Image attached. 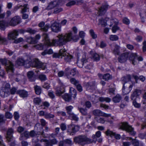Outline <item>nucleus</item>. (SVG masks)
I'll use <instances>...</instances> for the list:
<instances>
[{"mask_svg": "<svg viewBox=\"0 0 146 146\" xmlns=\"http://www.w3.org/2000/svg\"><path fill=\"white\" fill-rule=\"evenodd\" d=\"M133 86L132 85H131L129 86L128 89L125 88L123 84L122 89V91L123 94L125 95L129 93L131 90Z\"/></svg>", "mask_w": 146, "mask_h": 146, "instance_id": "nucleus-28", "label": "nucleus"}, {"mask_svg": "<svg viewBox=\"0 0 146 146\" xmlns=\"http://www.w3.org/2000/svg\"><path fill=\"white\" fill-rule=\"evenodd\" d=\"M0 62L3 64L5 66L6 70L9 73V76L13 75L14 69L12 63L9 60L5 59H0Z\"/></svg>", "mask_w": 146, "mask_h": 146, "instance_id": "nucleus-4", "label": "nucleus"}, {"mask_svg": "<svg viewBox=\"0 0 146 146\" xmlns=\"http://www.w3.org/2000/svg\"><path fill=\"white\" fill-rule=\"evenodd\" d=\"M60 52L62 54V58H63L65 61L70 62L72 58V56L70 55L66 52L65 49H62L60 50Z\"/></svg>", "mask_w": 146, "mask_h": 146, "instance_id": "nucleus-8", "label": "nucleus"}, {"mask_svg": "<svg viewBox=\"0 0 146 146\" xmlns=\"http://www.w3.org/2000/svg\"><path fill=\"white\" fill-rule=\"evenodd\" d=\"M70 95L75 99L77 94L76 90L74 88H71L70 89Z\"/></svg>", "mask_w": 146, "mask_h": 146, "instance_id": "nucleus-30", "label": "nucleus"}, {"mask_svg": "<svg viewBox=\"0 0 146 146\" xmlns=\"http://www.w3.org/2000/svg\"><path fill=\"white\" fill-rule=\"evenodd\" d=\"M70 81L71 83L75 86H76L79 83V82L78 81L76 80L74 78H71Z\"/></svg>", "mask_w": 146, "mask_h": 146, "instance_id": "nucleus-49", "label": "nucleus"}, {"mask_svg": "<svg viewBox=\"0 0 146 146\" xmlns=\"http://www.w3.org/2000/svg\"><path fill=\"white\" fill-rule=\"evenodd\" d=\"M62 11V9L60 8H56L54 10V13H57Z\"/></svg>", "mask_w": 146, "mask_h": 146, "instance_id": "nucleus-61", "label": "nucleus"}, {"mask_svg": "<svg viewBox=\"0 0 146 146\" xmlns=\"http://www.w3.org/2000/svg\"><path fill=\"white\" fill-rule=\"evenodd\" d=\"M27 41L30 44H35L37 42V41L35 38H32L31 37H27Z\"/></svg>", "mask_w": 146, "mask_h": 146, "instance_id": "nucleus-34", "label": "nucleus"}, {"mask_svg": "<svg viewBox=\"0 0 146 146\" xmlns=\"http://www.w3.org/2000/svg\"><path fill=\"white\" fill-rule=\"evenodd\" d=\"M69 117L72 119L77 121L78 120V118L77 116L76 115L74 114L73 113L69 115Z\"/></svg>", "mask_w": 146, "mask_h": 146, "instance_id": "nucleus-47", "label": "nucleus"}, {"mask_svg": "<svg viewBox=\"0 0 146 146\" xmlns=\"http://www.w3.org/2000/svg\"><path fill=\"white\" fill-rule=\"evenodd\" d=\"M21 7H23V8L21 10V13H24L27 12L29 9V6L28 4H25L23 6L20 5L19 6H17L15 8V9L16 10L19 9Z\"/></svg>", "mask_w": 146, "mask_h": 146, "instance_id": "nucleus-19", "label": "nucleus"}, {"mask_svg": "<svg viewBox=\"0 0 146 146\" xmlns=\"http://www.w3.org/2000/svg\"><path fill=\"white\" fill-rule=\"evenodd\" d=\"M6 23L4 21H0V28L2 30H4L7 25Z\"/></svg>", "mask_w": 146, "mask_h": 146, "instance_id": "nucleus-46", "label": "nucleus"}, {"mask_svg": "<svg viewBox=\"0 0 146 146\" xmlns=\"http://www.w3.org/2000/svg\"><path fill=\"white\" fill-rule=\"evenodd\" d=\"M25 61L22 58H19L16 62V64L19 66H22L24 65Z\"/></svg>", "mask_w": 146, "mask_h": 146, "instance_id": "nucleus-31", "label": "nucleus"}, {"mask_svg": "<svg viewBox=\"0 0 146 146\" xmlns=\"http://www.w3.org/2000/svg\"><path fill=\"white\" fill-rule=\"evenodd\" d=\"M13 115L11 113L7 112L5 113V117L7 119H11L13 117Z\"/></svg>", "mask_w": 146, "mask_h": 146, "instance_id": "nucleus-52", "label": "nucleus"}, {"mask_svg": "<svg viewBox=\"0 0 146 146\" xmlns=\"http://www.w3.org/2000/svg\"><path fill=\"white\" fill-rule=\"evenodd\" d=\"M84 86L90 92H93L95 89V83L93 82L89 83H85L84 84Z\"/></svg>", "mask_w": 146, "mask_h": 146, "instance_id": "nucleus-10", "label": "nucleus"}, {"mask_svg": "<svg viewBox=\"0 0 146 146\" xmlns=\"http://www.w3.org/2000/svg\"><path fill=\"white\" fill-rule=\"evenodd\" d=\"M65 108L68 114L69 115L73 113L72 112V110L73 108V107L72 106H66Z\"/></svg>", "mask_w": 146, "mask_h": 146, "instance_id": "nucleus-35", "label": "nucleus"}, {"mask_svg": "<svg viewBox=\"0 0 146 146\" xmlns=\"http://www.w3.org/2000/svg\"><path fill=\"white\" fill-rule=\"evenodd\" d=\"M92 58L94 60L98 61L100 59V57L98 54L95 53L92 55Z\"/></svg>", "mask_w": 146, "mask_h": 146, "instance_id": "nucleus-45", "label": "nucleus"}, {"mask_svg": "<svg viewBox=\"0 0 146 146\" xmlns=\"http://www.w3.org/2000/svg\"><path fill=\"white\" fill-rule=\"evenodd\" d=\"M64 143L65 144H67L69 145H71L72 144V141L69 139H66L64 140Z\"/></svg>", "mask_w": 146, "mask_h": 146, "instance_id": "nucleus-59", "label": "nucleus"}, {"mask_svg": "<svg viewBox=\"0 0 146 146\" xmlns=\"http://www.w3.org/2000/svg\"><path fill=\"white\" fill-rule=\"evenodd\" d=\"M34 88L35 93L39 95L41 93V88L40 86H35L34 87Z\"/></svg>", "mask_w": 146, "mask_h": 146, "instance_id": "nucleus-38", "label": "nucleus"}, {"mask_svg": "<svg viewBox=\"0 0 146 146\" xmlns=\"http://www.w3.org/2000/svg\"><path fill=\"white\" fill-rule=\"evenodd\" d=\"M42 36L45 44L50 46H62L73 39L71 32L58 35L56 37L57 38L53 40L52 42L50 41L46 33L43 34Z\"/></svg>", "mask_w": 146, "mask_h": 146, "instance_id": "nucleus-1", "label": "nucleus"}, {"mask_svg": "<svg viewBox=\"0 0 146 146\" xmlns=\"http://www.w3.org/2000/svg\"><path fill=\"white\" fill-rule=\"evenodd\" d=\"M90 34L93 39H95L97 37V35L94 33V30L92 29H91L89 31Z\"/></svg>", "mask_w": 146, "mask_h": 146, "instance_id": "nucleus-48", "label": "nucleus"}, {"mask_svg": "<svg viewBox=\"0 0 146 146\" xmlns=\"http://www.w3.org/2000/svg\"><path fill=\"white\" fill-rule=\"evenodd\" d=\"M35 66L37 68H41L42 70H45L46 68V65L45 63H42L39 61H36L35 63Z\"/></svg>", "mask_w": 146, "mask_h": 146, "instance_id": "nucleus-24", "label": "nucleus"}, {"mask_svg": "<svg viewBox=\"0 0 146 146\" xmlns=\"http://www.w3.org/2000/svg\"><path fill=\"white\" fill-rule=\"evenodd\" d=\"M107 135L110 136L112 137H114L116 139H120V136L119 134H116L115 133L108 129L106 132Z\"/></svg>", "mask_w": 146, "mask_h": 146, "instance_id": "nucleus-21", "label": "nucleus"}, {"mask_svg": "<svg viewBox=\"0 0 146 146\" xmlns=\"http://www.w3.org/2000/svg\"><path fill=\"white\" fill-rule=\"evenodd\" d=\"M58 5H61V4H60L59 3V1L58 0H55L51 2L49 4L47 8L48 9H50Z\"/></svg>", "mask_w": 146, "mask_h": 146, "instance_id": "nucleus-17", "label": "nucleus"}, {"mask_svg": "<svg viewBox=\"0 0 146 146\" xmlns=\"http://www.w3.org/2000/svg\"><path fill=\"white\" fill-rule=\"evenodd\" d=\"M119 47L117 45H115L114 48L113 50V52L114 54L118 55L119 53Z\"/></svg>", "mask_w": 146, "mask_h": 146, "instance_id": "nucleus-37", "label": "nucleus"}, {"mask_svg": "<svg viewBox=\"0 0 146 146\" xmlns=\"http://www.w3.org/2000/svg\"><path fill=\"white\" fill-rule=\"evenodd\" d=\"M13 132V130L12 129H9L7 131V135L6 138L8 142H11L10 144V146H15V144L14 141H13V139L12 134Z\"/></svg>", "mask_w": 146, "mask_h": 146, "instance_id": "nucleus-7", "label": "nucleus"}, {"mask_svg": "<svg viewBox=\"0 0 146 146\" xmlns=\"http://www.w3.org/2000/svg\"><path fill=\"white\" fill-rule=\"evenodd\" d=\"M68 131L70 133H71L70 134L72 135L73 134L72 133H75L78 131L79 129V127L78 125H75L73 124L69 125L68 126Z\"/></svg>", "mask_w": 146, "mask_h": 146, "instance_id": "nucleus-12", "label": "nucleus"}, {"mask_svg": "<svg viewBox=\"0 0 146 146\" xmlns=\"http://www.w3.org/2000/svg\"><path fill=\"white\" fill-rule=\"evenodd\" d=\"M108 7V5L107 4L101 7L98 11L99 15H102L104 14Z\"/></svg>", "mask_w": 146, "mask_h": 146, "instance_id": "nucleus-26", "label": "nucleus"}, {"mask_svg": "<svg viewBox=\"0 0 146 146\" xmlns=\"http://www.w3.org/2000/svg\"><path fill=\"white\" fill-rule=\"evenodd\" d=\"M131 78L130 76L129 75L127 76L126 77H123L121 78V80L123 83H125L127 82L130 80Z\"/></svg>", "mask_w": 146, "mask_h": 146, "instance_id": "nucleus-42", "label": "nucleus"}, {"mask_svg": "<svg viewBox=\"0 0 146 146\" xmlns=\"http://www.w3.org/2000/svg\"><path fill=\"white\" fill-rule=\"evenodd\" d=\"M14 116L15 119L16 120H18L19 117V113L17 112H15L14 114Z\"/></svg>", "mask_w": 146, "mask_h": 146, "instance_id": "nucleus-62", "label": "nucleus"}, {"mask_svg": "<svg viewBox=\"0 0 146 146\" xmlns=\"http://www.w3.org/2000/svg\"><path fill=\"white\" fill-rule=\"evenodd\" d=\"M123 23L126 25H128L130 23V21L129 19L126 17L123 18Z\"/></svg>", "mask_w": 146, "mask_h": 146, "instance_id": "nucleus-60", "label": "nucleus"}, {"mask_svg": "<svg viewBox=\"0 0 146 146\" xmlns=\"http://www.w3.org/2000/svg\"><path fill=\"white\" fill-rule=\"evenodd\" d=\"M92 138L93 140L88 138L86 136L81 135L75 138L74 141L80 144H84L92 143H95L97 141V139L95 135H92Z\"/></svg>", "mask_w": 146, "mask_h": 146, "instance_id": "nucleus-2", "label": "nucleus"}, {"mask_svg": "<svg viewBox=\"0 0 146 146\" xmlns=\"http://www.w3.org/2000/svg\"><path fill=\"white\" fill-rule=\"evenodd\" d=\"M53 53V51L51 49L45 50L44 52L42 53V55H45L46 54H50Z\"/></svg>", "mask_w": 146, "mask_h": 146, "instance_id": "nucleus-43", "label": "nucleus"}, {"mask_svg": "<svg viewBox=\"0 0 146 146\" xmlns=\"http://www.w3.org/2000/svg\"><path fill=\"white\" fill-rule=\"evenodd\" d=\"M129 60L132 64L135 65L138 63V61H143V58L141 56L138 57L136 53H132L130 55Z\"/></svg>", "mask_w": 146, "mask_h": 146, "instance_id": "nucleus-6", "label": "nucleus"}, {"mask_svg": "<svg viewBox=\"0 0 146 146\" xmlns=\"http://www.w3.org/2000/svg\"><path fill=\"white\" fill-rule=\"evenodd\" d=\"M93 113L94 115L95 116H102L106 117H110L111 116V114L105 113L98 109L94 110Z\"/></svg>", "mask_w": 146, "mask_h": 146, "instance_id": "nucleus-11", "label": "nucleus"}, {"mask_svg": "<svg viewBox=\"0 0 146 146\" xmlns=\"http://www.w3.org/2000/svg\"><path fill=\"white\" fill-rule=\"evenodd\" d=\"M2 86L0 91V95L3 97H7L10 95V85L6 82H2Z\"/></svg>", "mask_w": 146, "mask_h": 146, "instance_id": "nucleus-3", "label": "nucleus"}, {"mask_svg": "<svg viewBox=\"0 0 146 146\" xmlns=\"http://www.w3.org/2000/svg\"><path fill=\"white\" fill-rule=\"evenodd\" d=\"M51 28L52 31L55 33H58L60 31L61 28L59 26L58 24L55 22L51 26Z\"/></svg>", "mask_w": 146, "mask_h": 146, "instance_id": "nucleus-15", "label": "nucleus"}, {"mask_svg": "<svg viewBox=\"0 0 146 146\" xmlns=\"http://www.w3.org/2000/svg\"><path fill=\"white\" fill-rule=\"evenodd\" d=\"M133 105L136 108H139L141 106V104L138 103L135 100L133 102Z\"/></svg>", "mask_w": 146, "mask_h": 146, "instance_id": "nucleus-53", "label": "nucleus"}, {"mask_svg": "<svg viewBox=\"0 0 146 146\" xmlns=\"http://www.w3.org/2000/svg\"><path fill=\"white\" fill-rule=\"evenodd\" d=\"M121 98V96L119 94H117L113 98V100L115 103H117L120 101Z\"/></svg>", "mask_w": 146, "mask_h": 146, "instance_id": "nucleus-32", "label": "nucleus"}, {"mask_svg": "<svg viewBox=\"0 0 146 146\" xmlns=\"http://www.w3.org/2000/svg\"><path fill=\"white\" fill-rule=\"evenodd\" d=\"M44 23L42 22L39 23L38 26L39 27L41 28L40 29L41 30L46 32L48 31V29L49 27V25L48 24H47L44 26Z\"/></svg>", "mask_w": 146, "mask_h": 146, "instance_id": "nucleus-22", "label": "nucleus"}, {"mask_svg": "<svg viewBox=\"0 0 146 146\" xmlns=\"http://www.w3.org/2000/svg\"><path fill=\"white\" fill-rule=\"evenodd\" d=\"M39 79L42 81H44L47 79L46 76L44 74H41L39 75Z\"/></svg>", "mask_w": 146, "mask_h": 146, "instance_id": "nucleus-57", "label": "nucleus"}, {"mask_svg": "<svg viewBox=\"0 0 146 146\" xmlns=\"http://www.w3.org/2000/svg\"><path fill=\"white\" fill-rule=\"evenodd\" d=\"M41 142H44L45 146H52L53 145L56 144L58 141L55 138L47 140L45 139H42L40 140Z\"/></svg>", "mask_w": 146, "mask_h": 146, "instance_id": "nucleus-9", "label": "nucleus"}, {"mask_svg": "<svg viewBox=\"0 0 146 146\" xmlns=\"http://www.w3.org/2000/svg\"><path fill=\"white\" fill-rule=\"evenodd\" d=\"M34 102L37 104H39L41 102L40 99L38 98H34L33 100Z\"/></svg>", "mask_w": 146, "mask_h": 146, "instance_id": "nucleus-55", "label": "nucleus"}, {"mask_svg": "<svg viewBox=\"0 0 146 146\" xmlns=\"http://www.w3.org/2000/svg\"><path fill=\"white\" fill-rule=\"evenodd\" d=\"M97 121L98 122L102 124L104 123L105 121L104 119L102 118H99V119H97Z\"/></svg>", "mask_w": 146, "mask_h": 146, "instance_id": "nucleus-64", "label": "nucleus"}, {"mask_svg": "<svg viewBox=\"0 0 146 146\" xmlns=\"http://www.w3.org/2000/svg\"><path fill=\"white\" fill-rule=\"evenodd\" d=\"M21 137L20 138V140H22L23 139V137L28 138L30 136L29 133L27 131H25L23 134L21 135Z\"/></svg>", "mask_w": 146, "mask_h": 146, "instance_id": "nucleus-40", "label": "nucleus"}, {"mask_svg": "<svg viewBox=\"0 0 146 146\" xmlns=\"http://www.w3.org/2000/svg\"><path fill=\"white\" fill-rule=\"evenodd\" d=\"M54 115L52 114L46 113L45 115V117L46 119H50L53 118L54 117Z\"/></svg>", "mask_w": 146, "mask_h": 146, "instance_id": "nucleus-51", "label": "nucleus"}, {"mask_svg": "<svg viewBox=\"0 0 146 146\" xmlns=\"http://www.w3.org/2000/svg\"><path fill=\"white\" fill-rule=\"evenodd\" d=\"M17 93L23 98L27 97L28 96V92L25 90H19L17 91Z\"/></svg>", "mask_w": 146, "mask_h": 146, "instance_id": "nucleus-23", "label": "nucleus"}, {"mask_svg": "<svg viewBox=\"0 0 146 146\" xmlns=\"http://www.w3.org/2000/svg\"><path fill=\"white\" fill-rule=\"evenodd\" d=\"M106 21L105 19L101 18L99 19L98 24L101 25L102 27H105L106 25Z\"/></svg>", "mask_w": 146, "mask_h": 146, "instance_id": "nucleus-41", "label": "nucleus"}, {"mask_svg": "<svg viewBox=\"0 0 146 146\" xmlns=\"http://www.w3.org/2000/svg\"><path fill=\"white\" fill-rule=\"evenodd\" d=\"M99 100L101 102H106L109 103L110 102L111 99L108 97H101L99 98Z\"/></svg>", "mask_w": 146, "mask_h": 146, "instance_id": "nucleus-36", "label": "nucleus"}, {"mask_svg": "<svg viewBox=\"0 0 146 146\" xmlns=\"http://www.w3.org/2000/svg\"><path fill=\"white\" fill-rule=\"evenodd\" d=\"M78 109L83 115H87V112L86 110L81 108H78Z\"/></svg>", "mask_w": 146, "mask_h": 146, "instance_id": "nucleus-54", "label": "nucleus"}, {"mask_svg": "<svg viewBox=\"0 0 146 146\" xmlns=\"http://www.w3.org/2000/svg\"><path fill=\"white\" fill-rule=\"evenodd\" d=\"M141 94V91L139 90H135L131 94V100H134L140 95Z\"/></svg>", "mask_w": 146, "mask_h": 146, "instance_id": "nucleus-25", "label": "nucleus"}, {"mask_svg": "<svg viewBox=\"0 0 146 146\" xmlns=\"http://www.w3.org/2000/svg\"><path fill=\"white\" fill-rule=\"evenodd\" d=\"M59 84L60 85V88H57L56 91V94L57 96H60L63 93V92L62 90L64 89V85L61 82H60Z\"/></svg>", "mask_w": 146, "mask_h": 146, "instance_id": "nucleus-20", "label": "nucleus"}, {"mask_svg": "<svg viewBox=\"0 0 146 146\" xmlns=\"http://www.w3.org/2000/svg\"><path fill=\"white\" fill-rule=\"evenodd\" d=\"M27 76L30 81L33 82L35 80V78L33 72H29L27 74Z\"/></svg>", "mask_w": 146, "mask_h": 146, "instance_id": "nucleus-29", "label": "nucleus"}, {"mask_svg": "<svg viewBox=\"0 0 146 146\" xmlns=\"http://www.w3.org/2000/svg\"><path fill=\"white\" fill-rule=\"evenodd\" d=\"M26 31L31 34H34L36 32V31L35 30L32 29L30 28L28 29Z\"/></svg>", "mask_w": 146, "mask_h": 146, "instance_id": "nucleus-58", "label": "nucleus"}, {"mask_svg": "<svg viewBox=\"0 0 146 146\" xmlns=\"http://www.w3.org/2000/svg\"><path fill=\"white\" fill-rule=\"evenodd\" d=\"M126 138L127 139H126V140H132V143L133 145L134 146H138L139 145V143L138 141H137V140L134 139H132V138L131 137H126Z\"/></svg>", "mask_w": 146, "mask_h": 146, "instance_id": "nucleus-33", "label": "nucleus"}, {"mask_svg": "<svg viewBox=\"0 0 146 146\" xmlns=\"http://www.w3.org/2000/svg\"><path fill=\"white\" fill-rule=\"evenodd\" d=\"M62 54H61L60 52V50L59 51V53H54L53 56V57L54 58H62Z\"/></svg>", "mask_w": 146, "mask_h": 146, "instance_id": "nucleus-50", "label": "nucleus"}, {"mask_svg": "<svg viewBox=\"0 0 146 146\" xmlns=\"http://www.w3.org/2000/svg\"><path fill=\"white\" fill-rule=\"evenodd\" d=\"M99 77L101 79H103L105 80H108L111 79V76L109 74H106L103 75L101 74H98Z\"/></svg>", "mask_w": 146, "mask_h": 146, "instance_id": "nucleus-27", "label": "nucleus"}, {"mask_svg": "<svg viewBox=\"0 0 146 146\" xmlns=\"http://www.w3.org/2000/svg\"><path fill=\"white\" fill-rule=\"evenodd\" d=\"M35 48L39 50H42L43 49L44 47L43 45L42 44H38L35 46Z\"/></svg>", "mask_w": 146, "mask_h": 146, "instance_id": "nucleus-56", "label": "nucleus"}, {"mask_svg": "<svg viewBox=\"0 0 146 146\" xmlns=\"http://www.w3.org/2000/svg\"><path fill=\"white\" fill-rule=\"evenodd\" d=\"M21 19L19 16H16L13 18L10 22V24L15 26L20 23Z\"/></svg>", "mask_w": 146, "mask_h": 146, "instance_id": "nucleus-13", "label": "nucleus"}, {"mask_svg": "<svg viewBox=\"0 0 146 146\" xmlns=\"http://www.w3.org/2000/svg\"><path fill=\"white\" fill-rule=\"evenodd\" d=\"M63 98L66 101L69 102L71 100V98L70 96L68 94H64Z\"/></svg>", "mask_w": 146, "mask_h": 146, "instance_id": "nucleus-39", "label": "nucleus"}, {"mask_svg": "<svg viewBox=\"0 0 146 146\" xmlns=\"http://www.w3.org/2000/svg\"><path fill=\"white\" fill-rule=\"evenodd\" d=\"M118 39V37L115 35H111L110 36V39L111 41H116Z\"/></svg>", "mask_w": 146, "mask_h": 146, "instance_id": "nucleus-44", "label": "nucleus"}, {"mask_svg": "<svg viewBox=\"0 0 146 146\" xmlns=\"http://www.w3.org/2000/svg\"><path fill=\"white\" fill-rule=\"evenodd\" d=\"M79 92H81L82 91V88L81 85L79 83L76 86Z\"/></svg>", "mask_w": 146, "mask_h": 146, "instance_id": "nucleus-63", "label": "nucleus"}, {"mask_svg": "<svg viewBox=\"0 0 146 146\" xmlns=\"http://www.w3.org/2000/svg\"><path fill=\"white\" fill-rule=\"evenodd\" d=\"M111 22L112 24H114L115 25H113L112 27V31L113 33H115L119 29V27L117 25L118 23V21L117 19H114L111 20Z\"/></svg>", "mask_w": 146, "mask_h": 146, "instance_id": "nucleus-18", "label": "nucleus"}, {"mask_svg": "<svg viewBox=\"0 0 146 146\" xmlns=\"http://www.w3.org/2000/svg\"><path fill=\"white\" fill-rule=\"evenodd\" d=\"M129 56V53L125 52L122 54L118 58V60L119 62H124L127 60Z\"/></svg>", "mask_w": 146, "mask_h": 146, "instance_id": "nucleus-14", "label": "nucleus"}, {"mask_svg": "<svg viewBox=\"0 0 146 146\" xmlns=\"http://www.w3.org/2000/svg\"><path fill=\"white\" fill-rule=\"evenodd\" d=\"M120 129L126 131L132 135H134L136 133L133 130V128L126 122L121 123L120 125Z\"/></svg>", "mask_w": 146, "mask_h": 146, "instance_id": "nucleus-5", "label": "nucleus"}, {"mask_svg": "<svg viewBox=\"0 0 146 146\" xmlns=\"http://www.w3.org/2000/svg\"><path fill=\"white\" fill-rule=\"evenodd\" d=\"M18 35V32L16 30H14L8 34V38L9 40H14L17 38V37Z\"/></svg>", "mask_w": 146, "mask_h": 146, "instance_id": "nucleus-16", "label": "nucleus"}]
</instances>
